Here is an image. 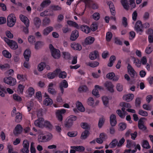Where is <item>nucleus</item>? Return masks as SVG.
Returning a JSON list of instances; mask_svg holds the SVG:
<instances>
[{
    "mask_svg": "<svg viewBox=\"0 0 153 153\" xmlns=\"http://www.w3.org/2000/svg\"><path fill=\"white\" fill-rule=\"evenodd\" d=\"M50 11V10L49 9H47L46 10L40 13V16L42 17H44L45 16H53L54 15L53 13H49Z\"/></svg>",
    "mask_w": 153,
    "mask_h": 153,
    "instance_id": "b1692460",
    "label": "nucleus"
},
{
    "mask_svg": "<svg viewBox=\"0 0 153 153\" xmlns=\"http://www.w3.org/2000/svg\"><path fill=\"white\" fill-rule=\"evenodd\" d=\"M141 98L140 97H137L135 100V105L136 107H139L141 104Z\"/></svg>",
    "mask_w": 153,
    "mask_h": 153,
    "instance_id": "3c124183",
    "label": "nucleus"
},
{
    "mask_svg": "<svg viewBox=\"0 0 153 153\" xmlns=\"http://www.w3.org/2000/svg\"><path fill=\"white\" fill-rule=\"evenodd\" d=\"M2 53L4 56L8 58H10L11 56V54L8 51L6 50L3 51Z\"/></svg>",
    "mask_w": 153,
    "mask_h": 153,
    "instance_id": "79ce46f5",
    "label": "nucleus"
},
{
    "mask_svg": "<svg viewBox=\"0 0 153 153\" xmlns=\"http://www.w3.org/2000/svg\"><path fill=\"white\" fill-rule=\"evenodd\" d=\"M94 102V100L92 97H90L87 101L88 104L90 105L93 106Z\"/></svg>",
    "mask_w": 153,
    "mask_h": 153,
    "instance_id": "5fc2aeb1",
    "label": "nucleus"
},
{
    "mask_svg": "<svg viewBox=\"0 0 153 153\" xmlns=\"http://www.w3.org/2000/svg\"><path fill=\"white\" fill-rule=\"evenodd\" d=\"M78 90L79 92H85L88 91V89L86 85H82L79 88Z\"/></svg>",
    "mask_w": 153,
    "mask_h": 153,
    "instance_id": "c756f323",
    "label": "nucleus"
},
{
    "mask_svg": "<svg viewBox=\"0 0 153 153\" xmlns=\"http://www.w3.org/2000/svg\"><path fill=\"white\" fill-rule=\"evenodd\" d=\"M22 115L20 113H17L16 114L15 120L17 123L20 122L22 120Z\"/></svg>",
    "mask_w": 153,
    "mask_h": 153,
    "instance_id": "4c0bfd02",
    "label": "nucleus"
},
{
    "mask_svg": "<svg viewBox=\"0 0 153 153\" xmlns=\"http://www.w3.org/2000/svg\"><path fill=\"white\" fill-rule=\"evenodd\" d=\"M48 92L53 95H55L56 93V91L53 88H48Z\"/></svg>",
    "mask_w": 153,
    "mask_h": 153,
    "instance_id": "13d9d810",
    "label": "nucleus"
},
{
    "mask_svg": "<svg viewBox=\"0 0 153 153\" xmlns=\"http://www.w3.org/2000/svg\"><path fill=\"white\" fill-rule=\"evenodd\" d=\"M106 77L110 79H112L114 81H117L119 79L118 77L115 76V74L113 72L108 74L106 75Z\"/></svg>",
    "mask_w": 153,
    "mask_h": 153,
    "instance_id": "f8f14e48",
    "label": "nucleus"
},
{
    "mask_svg": "<svg viewBox=\"0 0 153 153\" xmlns=\"http://www.w3.org/2000/svg\"><path fill=\"white\" fill-rule=\"evenodd\" d=\"M79 36V32L77 30L73 31L71 33L70 39L72 41L75 40Z\"/></svg>",
    "mask_w": 153,
    "mask_h": 153,
    "instance_id": "ddd939ff",
    "label": "nucleus"
},
{
    "mask_svg": "<svg viewBox=\"0 0 153 153\" xmlns=\"http://www.w3.org/2000/svg\"><path fill=\"white\" fill-rule=\"evenodd\" d=\"M44 126L49 129H52L53 127L52 125L48 121H45L44 123Z\"/></svg>",
    "mask_w": 153,
    "mask_h": 153,
    "instance_id": "c03bdc74",
    "label": "nucleus"
},
{
    "mask_svg": "<svg viewBox=\"0 0 153 153\" xmlns=\"http://www.w3.org/2000/svg\"><path fill=\"white\" fill-rule=\"evenodd\" d=\"M68 85L67 81L65 80H63L59 84V88L61 91L62 94H63L64 92L63 88H67Z\"/></svg>",
    "mask_w": 153,
    "mask_h": 153,
    "instance_id": "9d476101",
    "label": "nucleus"
},
{
    "mask_svg": "<svg viewBox=\"0 0 153 153\" xmlns=\"http://www.w3.org/2000/svg\"><path fill=\"white\" fill-rule=\"evenodd\" d=\"M80 125L82 128L85 129H88L90 128L89 125L86 123H82Z\"/></svg>",
    "mask_w": 153,
    "mask_h": 153,
    "instance_id": "6e6d98bb",
    "label": "nucleus"
},
{
    "mask_svg": "<svg viewBox=\"0 0 153 153\" xmlns=\"http://www.w3.org/2000/svg\"><path fill=\"white\" fill-rule=\"evenodd\" d=\"M53 30V28L51 26L47 27L43 31V34L44 35L47 36Z\"/></svg>",
    "mask_w": 153,
    "mask_h": 153,
    "instance_id": "393cba45",
    "label": "nucleus"
},
{
    "mask_svg": "<svg viewBox=\"0 0 153 153\" xmlns=\"http://www.w3.org/2000/svg\"><path fill=\"white\" fill-rule=\"evenodd\" d=\"M62 54L64 56V57L66 59H69L70 58V55L68 52H63Z\"/></svg>",
    "mask_w": 153,
    "mask_h": 153,
    "instance_id": "e2e57ef3",
    "label": "nucleus"
},
{
    "mask_svg": "<svg viewBox=\"0 0 153 153\" xmlns=\"http://www.w3.org/2000/svg\"><path fill=\"white\" fill-rule=\"evenodd\" d=\"M60 71L59 68H57L53 72H50L48 74V77L50 79H53L55 77H57L58 73Z\"/></svg>",
    "mask_w": 153,
    "mask_h": 153,
    "instance_id": "0eeeda50",
    "label": "nucleus"
},
{
    "mask_svg": "<svg viewBox=\"0 0 153 153\" xmlns=\"http://www.w3.org/2000/svg\"><path fill=\"white\" fill-rule=\"evenodd\" d=\"M17 78L20 81H24L25 80L26 78L23 75L18 74L17 75Z\"/></svg>",
    "mask_w": 153,
    "mask_h": 153,
    "instance_id": "bf43d9fd",
    "label": "nucleus"
},
{
    "mask_svg": "<svg viewBox=\"0 0 153 153\" xmlns=\"http://www.w3.org/2000/svg\"><path fill=\"white\" fill-rule=\"evenodd\" d=\"M105 119L102 117L99 119L98 123V126L100 128H101L104 123Z\"/></svg>",
    "mask_w": 153,
    "mask_h": 153,
    "instance_id": "de8ad7c7",
    "label": "nucleus"
},
{
    "mask_svg": "<svg viewBox=\"0 0 153 153\" xmlns=\"http://www.w3.org/2000/svg\"><path fill=\"white\" fill-rule=\"evenodd\" d=\"M76 105L77 109L80 111L82 112L85 111V109L81 102L79 101H77Z\"/></svg>",
    "mask_w": 153,
    "mask_h": 153,
    "instance_id": "cd10ccee",
    "label": "nucleus"
},
{
    "mask_svg": "<svg viewBox=\"0 0 153 153\" xmlns=\"http://www.w3.org/2000/svg\"><path fill=\"white\" fill-rule=\"evenodd\" d=\"M77 134V132L76 131L69 132L68 133V135L71 137H75Z\"/></svg>",
    "mask_w": 153,
    "mask_h": 153,
    "instance_id": "052dcab7",
    "label": "nucleus"
},
{
    "mask_svg": "<svg viewBox=\"0 0 153 153\" xmlns=\"http://www.w3.org/2000/svg\"><path fill=\"white\" fill-rule=\"evenodd\" d=\"M70 148L71 149H75L76 151L79 152H82L85 150V147L82 146H71Z\"/></svg>",
    "mask_w": 153,
    "mask_h": 153,
    "instance_id": "4be33fe9",
    "label": "nucleus"
},
{
    "mask_svg": "<svg viewBox=\"0 0 153 153\" xmlns=\"http://www.w3.org/2000/svg\"><path fill=\"white\" fill-rule=\"evenodd\" d=\"M94 41V38L91 36H89L85 39V42L86 45H90L93 43Z\"/></svg>",
    "mask_w": 153,
    "mask_h": 153,
    "instance_id": "bb28decb",
    "label": "nucleus"
},
{
    "mask_svg": "<svg viewBox=\"0 0 153 153\" xmlns=\"http://www.w3.org/2000/svg\"><path fill=\"white\" fill-rule=\"evenodd\" d=\"M50 9L52 11H59L61 10L62 7L58 5H52L50 6Z\"/></svg>",
    "mask_w": 153,
    "mask_h": 153,
    "instance_id": "72a5a7b5",
    "label": "nucleus"
},
{
    "mask_svg": "<svg viewBox=\"0 0 153 153\" xmlns=\"http://www.w3.org/2000/svg\"><path fill=\"white\" fill-rule=\"evenodd\" d=\"M89 131L87 130H85L82 134L81 138L82 139H86L89 135Z\"/></svg>",
    "mask_w": 153,
    "mask_h": 153,
    "instance_id": "7c9ffc66",
    "label": "nucleus"
},
{
    "mask_svg": "<svg viewBox=\"0 0 153 153\" xmlns=\"http://www.w3.org/2000/svg\"><path fill=\"white\" fill-rule=\"evenodd\" d=\"M126 124L123 123H120L119 124V129L121 131L124 130L126 129Z\"/></svg>",
    "mask_w": 153,
    "mask_h": 153,
    "instance_id": "69168bd1",
    "label": "nucleus"
},
{
    "mask_svg": "<svg viewBox=\"0 0 153 153\" xmlns=\"http://www.w3.org/2000/svg\"><path fill=\"white\" fill-rule=\"evenodd\" d=\"M77 119V117L74 115L69 116L64 122V125L67 128H71L73 125L74 122Z\"/></svg>",
    "mask_w": 153,
    "mask_h": 153,
    "instance_id": "f257e3e1",
    "label": "nucleus"
},
{
    "mask_svg": "<svg viewBox=\"0 0 153 153\" xmlns=\"http://www.w3.org/2000/svg\"><path fill=\"white\" fill-rule=\"evenodd\" d=\"M143 25L140 21H137L135 25L134 28L137 33H139V34L141 35L143 32Z\"/></svg>",
    "mask_w": 153,
    "mask_h": 153,
    "instance_id": "7ed1b4c3",
    "label": "nucleus"
},
{
    "mask_svg": "<svg viewBox=\"0 0 153 153\" xmlns=\"http://www.w3.org/2000/svg\"><path fill=\"white\" fill-rule=\"evenodd\" d=\"M34 143L32 142L31 143L30 151L31 153H36V150L35 147L33 146Z\"/></svg>",
    "mask_w": 153,
    "mask_h": 153,
    "instance_id": "774afa93",
    "label": "nucleus"
},
{
    "mask_svg": "<svg viewBox=\"0 0 153 153\" xmlns=\"http://www.w3.org/2000/svg\"><path fill=\"white\" fill-rule=\"evenodd\" d=\"M138 114L143 116H147L148 115V114L147 112L143 111L142 110L140 109L139 111Z\"/></svg>",
    "mask_w": 153,
    "mask_h": 153,
    "instance_id": "4d7b16f0",
    "label": "nucleus"
},
{
    "mask_svg": "<svg viewBox=\"0 0 153 153\" xmlns=\"http://www.w3.org/2000/svg\"><path fill=\"white\" fill-rule=\"evenodd\" d=\"M9 45L11 49L14 50H16L18 48L17 43L13 40H11V42Z\"/></svg>",
    "mask_w": 153,
    "mask_h": 153,
    "instance_id": "2f4dec72",
    "label": "nucleus"
},
{
    "mask_svg": "<svg viewBox=\"0 0 153 153\" xmlns=\"http://www.w3.org/2000/svg\"><path fill=\"white\" fill-rule=\"evenodd\" d=\"M121 3L123 8L126 10H128L129 9V6L127 0H121Z\"/></svg>",
    "mask_w": 153,
    "mask_h": 153,
    "instance_id": "c85d7f7f",
    "label": "nucleus"
},
{
    "mask_svg": "<svg viewBox=\"0 0 153 153\" xmlns=\"http://www.w3.org/2000/svg\"><path fill=\"white\" fill-rule=\"evenodd\" d=\"M51 3V1L50 0L44 1L40 4V9L38 8L37 10L39 11L42 10L43 8L48 6Z\"/></svg>",
    "mask_w": 153,
    "mask_h": 153,
    "instance_id": "9b49d317",
    "label": "nucleus"
},
{
    "mask_svg": "<svg viewBox=\"0 0 153 153\" xmlns=\"http://www.w3.org/2000/svg\"><path fill=\"white\" fill-rule=\"evenodd\" d=\"M44 45L43 42L42 41H38L35 44V48L36 50H38L41 48Z\"/></svg>",
    "mask_w": 153,
    "mask_h": 153,
    "instance_id": "e433bc0d",
    "label": "nucleus"
},
{
    "mask_svg": "<svg viewBox=\"0 0 153 153\" xmlns=\"http://www.w3.org/2000/svg\"><path fill=\"white\" fill-rule=\"evenodd\" d=\"M120 105L121 106L127 108H130L131 106L130 104L127 102H122L120 103Z\"/></svg>",
    "mask_w": 153,
    "mask_h": 153,
    "instance_id": "0e129e2a",
    "label": "nucleus"
},
{
    "mask_svg": "<svg viewBox=\"0 0 153 153\" xmlns=\"http://www.w3.org/2000/svg\"><path fill=\"white\" fill-rule=\"evenodd\" d=\"M12 77L11 76L5 77L4 79V82L7 84L11 85L12 83Z\"/></svg>",
    "mask_w": 153,
    "mask_h": 153,
    "instance_id": "c9c22d12",
    "label": "nucleus"
},
{
    "mask_svg": "<svg viewBox=\"0 0 153 153\" xmlns=\"http://www.w3.org/2000/svg\"><path fill=\"white\" fill-rule=\"evenodd\" d=\"M34 23L36 27H39L41 23V21L39 18L36 17L34 19Z\"/></svg>",
    "mask_w": 153,
    "mask_h": 153,
    "instance_id": "58836bf2",
    "label": "nucleus"
},
{
    "mask_svg": "<svg viewBox=\"0 0 153 153\" xmlns=\"http://www.w3.org/2000/svg\"><path fill=\"white\" fill-rule=\"evenodd\" d=\"M104 86L111 93L114 92L113 89L114 85L111 82L109 81L106 82L104 84Z\"/></svg>",
    "mask_w": 153,
    "mask_h": 153,
    "instance_id": "6e6552de",
    "label": "nucleus"
},
{
    "mask_svg": "<svg viewBox=\"0 0 153 153\" xmlns=\"http://www.w3.org/2000/svg\"><path fill=\"white\" fill-rule=\"evenodd\" d=\"M51 53L52 56L55 59H58L60 57V51L58 49H54L51 52Z\"/></svg>",
    "mask_w": 153,
    "mask_h": 153,
    "instance_id": "dca6fc26",
    "label": "nucleus"
},
{
    "mask_svg": "<svg viewBox=\"0 0 153 153\" xmlns=\"http://www.w3.org/2000/svg\"><path fill=\"white\" fill-rule=\"evenodd\" d=\"M110 121L112 126H115L117 123L116 116L114 114H111L110 117Z\"/></svg>",
    "mask_w": 153,
    "mask_h": 153,
    "instance_id": "f3484780",
    "label": "nucleus"
},
{
    "mask_svg": "<svg viewBox=\"0 0 153 153\" xmlns=\"http://www.w3.org/2000/svg\"><path fill=\"white\" fill-rule=\"evenodd\" d=\"M50 21L51 20L50 18L48 17H45L43 20L42 25L44 26H46L49 25Z\"/></svg>",
    "mask_w": 153,
    "mask_h": 153,
    "instance_id": "ea45409f",
    "label": "nucleus"
},
{
    "mask_svg": "<svg viewBox=\"0 0 153 153\" xmlns=\"http://www.w3.org/2000/svg\"><path fill=\"white\" fill-rule=\"evenodd\" d=\"M145 119L144 118H142L140 119L138 122V127L139 128L143 131H144L147 129L146 127L145 126L144 122L143 120V119Z\"/></svg>",
    "mask_w": 153,
    "mask_h": 153,
    "instance_id": "1a4fd4ad",
    "label": "nucleus"
},
{
    "mask_svg": "<svg viewBox=\"0 0 153 153\" xmlns=\"http://www.w3.org/2000/svg\"><path fill=\"white\" fill-rule=\"evenodd\" d=\"M66 111V110L64 109L56 110V116L58 120L60 121H62L63 119L62 114L65 113Z\"/></svg>",
    "mask_w": 153,
    "mask_h": 153,
    "instance_id": "39448f33",
    "label": "nucleus"
},
{
    "mask_svg": "<svg viewBox=\"0 0 153 153\" xmlns=\"http://www.w3.org/2000/svg\"><path fill=\"white\" fill-rule=\"evenodd\" d=\"M19 17L21 20L24 23L26 26L28 27L29 25V21L27 17L22 15H20Z\"/></svg>",
    "mask_w": 153,
    "mask_h": 153,
    "instance_id": "a211bd4d",
    "label": "nucleus"
},
{
    "mask_svg": "<svg viewBox=\"0 0 153 153\" xmlns=\"http://www.w3.org/2000/svg\"><path fill=\"white\" fill-rule=\"evenodd\" d=\"M71 47L75 50L80 51L82 49L81 45L78 43H74L71 44Z\"/></svg>",
    "mask_w": 153,
    "mask_h": 153,
    "instance_id": "a878e982",
    "label": "nucleus"
},
{
    "mask_svg": "<svg viewBox=\"0 0 153 153\" xmlns=\"http://www.w3.org/2000/svg\"><path fill=\"white\" fill-rule=\"evenodd\" d=\"M31 52L29 49H26L24 53V56L26 61L28 62L30 57Z\"/></svg>",
    "mask_w": 153,
    "mask_h": 153,
    "instance_id": "aec40b11",
    "label": "nucleus"
},
{
    "mask_svg": "<svg viewBox=\"0 0 153 153\" xmlns=\"http://www.w3.org/2000/svg\"><path fill=\"white\" fill-rule=\"evenodd\" d=\"M153 50V46L149 45L146 49V53L149 54Z\"/></svg>",
    "mask_w": 153,
    "mask_h": 153,
    "instance_id": "a18cd8bd",
    "label": "nucleus"
},
{
    "mask_svg": "<svg viewBox=\"0 0 153 153\" xmlns=\"http://www.w3.org/2000/svg\"><path fill=\"white\" fill-rule=\"evenodd\" d=\"M29 143L27 140H25L23 143V149L21 152L23 153H28L29 152Z\"/></svg>",
    "mask_w": 153,
    "mask_h": 153,
    "instance_id": "20e7f679",
    "label": "nucleus"
},
{
    "mask_svg": "<svg viewBox=\"0 0 153 153\" xmlns=\"http://www.w3.org/2000/svg\"><path fill=\"white\" fill-rule=\"evenodd\" d=\"M53 102V101L52 99L49 98H46L44 101V104L46 106L52 105Z\"/></svg>",
    "mask_w": 153,
    "mask_h": 153,
    "instance_id": "f704fd0d",
    "label": "nucleus"
},
{
    "mask_svg": "<svg viewBox=\"0 0 153 153\" xmlns=\"http://www.w3.org/2000/svg\"><path fill=\"white\" fill-rule=\"evenodd\" d=\"M16 21V19L15 15L13 14L9 15L7 18V24L10 27H13Z\"/></svg>",
    "mask_w": 153,
    "mask_h": 153,
    "instance_id": "f03ea898",
    "label": "nucleus"
},
{
    "mask_svg": "<svg viewBox=\"0 0 153 153\" xmlns=\"http://www.w3.org/2000/svg\"><path fill=\"white\" fill-rule=\"evenodd\" d=\"M62 31L63 33H65L71 32V30L67 25H66L62 28Z\"/></svg>",
    "mask_w": 153,
    "mask_h": 153,
    "instance_id": "603ef678",
    "label": "nucleus"
},
{
    "mask_svg": "<svg viewBox=\"0 0 153 153\" xmlns=\"http://www.w3.org/2000/svg\"><path fill=\"white\" fill-rule=\"evenodd\" d=\"M45 66V62H41L38 66V70L41 71H42Z\"/></svg>",
    "mask_w": 153,
    "mask_h": 153,
    "instance_id": "37998d69",
    "label": "nucleus"
},
{
    "mask_svg": "<svg viewBox=\"0 0 153 153\" xmlns=\"http://www.w3.org/2000/svg\"><path fill=\"white\" fill-rule=\"evenodd\" d=\"M127 68L128 71L131 77L133 78L136 75H137V73L132 67L129 64H128Z\"/></svg>",
    "mask_w": 153,
    "mask_h": 153,
    "instance_id": "2eb2a0df",
    "label": "nucleus"
},
{
    "mask_svg": "<svg viewBox=\"0 0 153 153\" xmlns=\"http://www.w3.org/2000/svg\"><path fill=\"white\" fill-rule=\"evenodd\" d=\"M79 29L86 33H88L91 32L90 28L86 25H82L79 27Z\"/></svg>",
    "mask_w": 153,
    "mask_h": 153,
    "instance_id": "5701e85b",
    "label": "nucleus"
},
{
    "mask_svg": "<svg viewBox=\"0 0 153 153\" xmlns=\"http://www.w3.org/2000/svg\"><path fill=\"white\" fill-rule=\"evenodd\" d=\"M45 121L44 119L42 117H39L34 122L35 125L39 128H43L44 127V123Z\"/></svg>",
    "mask_w": 153,
    "mask_h": 153,
    "instance_id": "423d86ee",
    "label": "nucleus"
},
{
    "mask_svg": "<svg viewBox=\"0 0 153 153\" xmlns=\"http://www.w3.org/2000/svg\"><path fill=\"white\" fill-rule=\"evenodd\" d=\"M112 36V34L111 32H108L107 33L106 35V39L107 41L109 42Z\"/></svg>",
    "mask_w": 153,
    "mask_h": 153,
    "instance_id": "864d4df0",
    "label": "nucleus"
},
{
    "mask_svg": "<svg viewBox=\"0 0 153 153\" xmlns=\"http://www.w3.org/2000/svg\"><path fill=\"white\" fill-rule=\"evenodd\" d=\"M132 59H134V62L135 63V65L138 67H140L141 65V62L138 59H136L134 57H132Z\"/></svg>",
    "mask_w": 153,
    "mask_h": 153,
    "instance_id": "09e8293b",
    "label": "nucleus"
},
{
    "mask_svg": "<svg viewBox=\"0 0 153 153\" xmlns=\"http://www.w3.org/2000/svg\"><path fill=\"white\" fill-rule=\"evenodd\" d=\"M67 23L69 25L74 26L77 29L79 28V27L78 24L75 22L71 20H68L67 21Z\"/></svg>",
    "mask_w": 153,
    "mask_h": 153,
    "instance_id": "473e14b6",
    "label": "nucleus"
},
{
    "mask_svg": "<svg viewBox=\"0 0 153 153\" xmlns=\"http://www.w3.org/2000/svg\"><path fill=\"white\" fill-rule=\"evenodd\" d=\"M99 64V62L97 61H95L93 63H89L88 65L91 67L94 68L98 66Z\"/></svg>",
    "mask_w": 153,
    "mask_h": 153,
    "instance_id": "338daca9",
    "label": "nucleus"
},
{
    "mask_svg": "<svg viewBox=\"0 0 153 153\" xmlns=\"http://www.w3.org/2000/svg\"><path fill=\"white\" fill-rule=\"evenodd\" d=\"M134 95L133 94H128L124 95L123 96V98L124 100L127 102H130L133 99Z\"/></svg>",
    "mask_w": 153,
    "mask_h": 153,
    "instance_id": "412c9836",
    "label": "nucleus"
},
{
    "mask_svg": "<svg viewBox=\"0 0 153 153\" xmlns=\"http://www.w3.org/2000/svg\"><path fill=\"white\" fill-rule=\"evenodd\" d=\"M142 146L143 148L146 149H149L151 147L148 142L147 140L143 141Z\"/></svg>",
    "mask_w": 153,
    "mask_h": 153,
    "instance_id": "8fccbe9b",
    "label": "nucleus"
},
{
    "mask_svg": "<svg viewBox=\"0 0 153 153\" xmlns=\"http://www.w3.org/2000/svg\"><path fill=\"white\" fill-rule=\"evenodd\" d=\"M118 143V141L117 140L115 139L113 140L112 142L110 143L109 146L111 148H114L116 146Z\"/></svg>",
    "mask_w": 153,
    "mask_h": 153,
    "instance_id": "49530a36",
    "label": "nucleus"
},
{
    "mask_svg": "<svg viewBox=\"0 0 153 153\" xmlns=\"http://www.w3.org/2000/svg\"><path fill=\"white\" fill-rule=\"evenodd\" d=\"M22 129L23 128L21 126L20 124H18L16 126L13 131V134L16 135L20 134L22 132Z\"/></svg>",
    "mask_w": 153,
    "mask_h": 153,
    "instance_id": "4468645a",
    "label": "nucleus"
},
{
    "mask_svg": "<svg viewBox=\"0 0 153 153\" xmlns=\"http://www.w3.org/2000/svg\"><path fill=\"white\" fill-rule=\"evenodd\" d=\"M58 75L59 78L62 79H64L67 76L66 73L65 71H61L60 69Z\"/></svg>",
    "mask_w": 153,
    "mask_h": 153,
    "instance_id": "a19ab883",
    "label": "nucleus"
},
{
    "mask_svg": "<svg viewBox=\"0 0 153 153\" xmlns=\"http://www.w3.org/2000/svg\"><path fill=\"white\" fill-rule=\"evenodd\" d=\"M92 16L93 19L96 20H99L100 18V14L98 13H94Z\"/></svg>",
    "mask_w": 153,
    "mask_h": 153,
    "instance_id": "680f3d73",
    "label": "nucleus"
},
{
    "mask_svg": "<svg viewBox=\"0 0 153 153\" xmlns=\"http://www.w3.org/2000/svg\"><path fill=\"white\" fill-rule=\"evenodd\" d=\"M99 56L98 52L97 51L91 52L89 56L90 59L91 60H93L96 59Z\"/></svg>",
    "mask_w": 153,
    "mask_h": 153,
    "instance_id": "6ab92c4d",
    "label": "nucleus"
}]
</instances>
